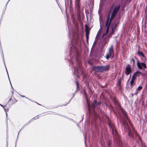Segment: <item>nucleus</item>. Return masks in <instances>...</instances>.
<instances>
[{"label": "nucleus", "instance_id": "ea45409f", "mask_svg": "<svg viewBox=\"0 0 147 147\" xmlns=\"http://www.w3.org/2000/svg\"><path fill=\"white\" fill-rule=\"evenodd\" d=\"M86 139H85V143H86Z\"/></svg>", "mask_w": 147, "mask_h": 147}, {"label": "nucleus", "instance_id": "20e7f679", "mask_svg": "<svg viewBox=\"0 0 147 147\" xmlns=\"http://www.w3.org/2000/svg\"><path fill=\"white\" fill-rule=\"evenodd\" d=\"M137 65L138 68L140 69H142V67L143 68H146V65L144 63L139 62L138 61L137 62Z\"/></svg>", "mask_w": 147, "mask_h": 147}, {"label": "nucleus", "instance_id": "1a4fd4ad", "mask_svg": "<svg viewBox=\"0 0 147 147\" xmlns=\"http://www.w3.org/2000/svg\"><path fill=\"white\" fill-rule=\"evenodd\" d=\"M109 53L108 54H109L110 56H111L112 54H113L112 57L113 58L114 55V51L113 45H111V46L109 49Z\"/></svg>", "mask_w": 147, "mask_h": 147}, {"label": "nucleus", "instance_id": "cd10ccee", "mask_svg": "<svg viewBox=\"0 0 147 147\" xmlns=\"http://www.w3.org/2000/svg\"><path fill=\"white\" fill-rule=\"evenodd\" d=\"M4 63L5 65V68H6V71H7V75H8V77L9 79V75H8V73L7 71V68H6V65H5V62H4ZM9 80L10 82V83L11 87L12 88H13L12 86L11 85V82H10V80Z\"/></svg>", "mask_w": 147, "mask_h": 147}, {"label": "nucleus", "instance_id": "79ce46f5", "mask_svg": "<svg viewBox=\"0 0 147 147\" xmlns=\"http://www.w3.org/2000/svg\"><path fill=\"white\" fill-rule=\"evenodd\" d=\"M74 95H73V96L72 98L74 97Z\"/></svg>", "mask_w": 147, "mask_h": 147}, {"label": "nucleus", "instance_id": "37998d69", "mask_svg": "<svg viewBox=\"0 0 147 147\" xmlns=\"http://www.w3.org/2000/svg\"><path fill=\"white\" fill-rule=\"evenodd\" d=\"M131 76V75H130V77Z\"/></svg>", "mask_w": 147, "mask_h": 147}, {"label": "nucleus", "instance_id": "393cba45", "mask_svg": "<svg viewBox=\"0 0 147 147\" xmlns=\"http://www.w3.org/2000/svg\"><path fill=\"white\" fill-rule=\"evenodd\" d=\"M76 87H77V90H76V91H77L78 90L79 88V84L78 82V81H76Z\"/></svg>", "mask_w": 147, "mask_h": 147}, {"label": "nucleus", "instance_id": "f257e3e1", "mask_svg": "<svg viewBox=\"0 0 147 147\" xmlns=\"http://www.w3.org/2000/svg\"><path fill=\"white\" fill-rule=\"evenodd\" d=\"M73 41V40L71 41L72 46L70 47L69 52L70 60H69L68 61L69 63L70 62L69 64L71 67H74V74L76 75V78H78L79 76L78 75L79 73L80 70L81 69V64L78 58V49L74 45H72Z\"/></svg>", "mask_w": 147, "mask_h": 147}, {"label": "nucleus", "instance_id": "c03bdc74", "mask_svg": "<svg viewBox=\"0 0 147 147\" xmlns=\"http://www.w3.org/2000/svg\"><path fill=\"white\" fill-rule=\"evenodd\" d=\"M7 147H8V145L7 146Z\"/></svg>", "mask_w": 147, "mask_h": 147}, {"label": "nucleus", "instance_id": "aec40b11", "mask_svg": "<svg viewBox=\"0 0 147 147\" xmlns=\"http://www.w3.org/2000/svg\"><path fill=\"white\" fill-rule=\"evenodd\" d=\"M145 26H146L147 25V12H146V11L145 13Z\"/></svg>", "mask_w": 147, "mask_h": 147}, {"label": "nucleus", "instance_id": "f03ea898", "mask_svg": "<svg viewBox=\"0 0 147 147\" xmlns=\"http://www.w3.org/2000/svg\"><path fill=\"white\" fill-rule=\"evenodd\" d=\"M123 124L125 126V128H126L127 131H128V135L130 137L134 138V136L133 134L131 133L127 123H125V122L124 121L123 122Z\"/></svg>", "mask_w": 147, "mask_h": 147}, {"label": "nucleus", "instance_id": "f704fd0d", "mask_svg": "<svg viewBox=\"0 0 147 147\" xmlns=\"http://www.w3.org/2000/svg\"><path fill=\"white\" fill-rule=\"evenodd\" d=\"M22 97H25V96H22V95H20Z\"/></svg>", "mask_w": 147, "mask_h": 147}, {"label": "nucleus", "instance_id": "9d476101", "mask_svg": "<svg viewBox=\"0 0 147 147\" xmlns=\"http://www.w3.org/2000/svg\"><path fill=\"white\" fill-rule=\"evenodd\" d=\"M102 72L104 71H107L110 69V67L109 65H107L105 66H102Z\"/></svg>", "mask_w": 147, "mask_h": 147}, {"label": "nucleus", "instance_id": "f3484780", "mask_svg": "<svg viewBox=\"0 0 147 147\" xmlns=\"http://www.w3.org/2000/svg\"><path fill=\"white\" fill-rule=\"evenodd\" d=\"M99 103H98L96 100H94L92 104V107L93 108H94L96 106L98 105Z\"/></svg>", "mask_w": 147, "mask_h": 147}, {"label": "nucleus", "instance_id": "b1692460", "mask_svg": "<svg viewBox=\"0 0 147 147\" xmlns=\"http://www.w3.org/2000/svg\"><path fill=\"white\" fill-rule=\"evenodd\" d=\"M34 118H33L32 119L30 120L29 121H28V123H26L24 125V126H26V125H28L32 121V120L33 119H34Z\"/></svg>", "mask_w": 147, "mask_h": 147}, {"label": "nucleus", "instance_id": "e433bc0d", "mask_svg": "<svg viewBox=\"0 0 147 147\" xmlns=\"http://www.w3.org/2000/svg\"><path fill=\"white\" fill-rule=\"evenodd\" d=\"M38 119V117H37L35 119Z\"/></svg>", "mask_w": 147, "mask_h": 147}, {"label": "nucleus", "instance_id": "7c9ffc66", "mask_svg": "<svg viewBox=\"0 0 147 147\" xmlns=\"http://www.w3.org/2000/svg\"><path fill=\"white\" fill-rule=\"evenodd\" d=\"M142 86H139L136 90H141L142 89Z\"/></svg>", "mask_w": 147, "mask_h": 147}, {"label": "nucleus", "instance_id": "c756f323", "mask_svg": "<svg viewBox=\"0 0 147 147\" xmlns=\"http://www.w3.org/2000/svg\"><path fill=\"white\" fill-rule=\"evenodd\" d=\"M109 28H107V29L106 30V33L104 34V35H106L108 33L109 31Z\"/></svg>", "mask_w": 147, "mask_h": 147}, {"label": "nucleus", "instance_id": "473e14b6", "mask_svg": "<svg viewBox=\"0 0 147 147\" xmlns=\"http://www.w3.org/2000/svg\"><path fill=\"white\" fill-rule=\"evenodd\" d=\"M131 60H132V61H133V64L134 65V64H135V60H134V59L133 58H132Z\"/></svg>", "mask_w": 147, "mask_h": 147}, {"label": "nucleus", "instance_id": "ddd939ff", "mask_svg": "<svg viewBox=\"0 0 147 147\" xmlns=\"http://www.w3.org/2000/svg\"><path fill=\"white\" fill-rule=\"evenodd\" d=\"M112 21L111 20L109 19V18H107V20L106 22V27L107 28H109L110 24Z\"/></svg>", "mask_w": 147, "mask_h": 147}, {"label": "nucleus", "instance_id": "c85d7f7f", "mask_svg": "<svg viewBox=\"0 0 147 147\" xmlns=\"http://www.w3.org/2000/svg\"><path fill=\"white\" fill-rule=\"evenodd\" d=\"M111 56H110L109 54L108 53L106 55V58L108 60L109 59L110 57Z\"/></svg>", "mask_w": 147, "mask_h": 147}, {"label": "nucleus", "instance_id": "bb28decb", "mask_svg": "<svg viewBox=\"0 0 147 147\" xmlns=\"http://www.w3.org/2000/svg\"><path fill=\"white\" fill-rule=\"evenodd\" d=\"M115 104L117 105V106H119V102H118V100H116L115 102Z\"/></svg>", "mask_w": 147, "mask_h": 147}, {"label": "nucleus", "instance_id": "6e6552de", "mask_svg": "<svg viewBox=\"0 0 147 147\" xmlns=\"http://www.w3.org/2000/svg\"><path fill=\"white\" fill-rule=\"evenodd\" d=\"M90 30V28L86 26V25L85 31L86 34V39L87 40H88L89 38V32Z\"/></svg>", "mask_w": 147, "mask_h": 147}, {"label": "nucleus", "instance_id": "dca6fc26", "mask_svg": "<svg viewBox=\"0 0 147 147\" xmlns=\"http://www.w3.org/2000/svg\"><path fill=\"white\" fill-rule=\"evenodd\" d=\"M136 79V78H134L133 77H132V78L130 82V87L132 88L133 87V84H135V83H134V80Z\"/></svg>", "mask_w": 147, "mask_h": 147}, {"label": "nucleus", "instance_id": "2f4dec72", "mask_svg": "<svg viewBox=\"0 0 147 147\" xmlns=\"http://www.w3.org/2000/svg\"><path fill=\"white\" fill-rule=\"evenodd\" d=\"M138 90H136V92H135V93H134V94L136 95H137V94H138Z\"/></svg>", "mask_w": 147, "mask_h": 147}, {"label": "nucleus", "instance_id": "0eeeda50", "mask_svg": "<svg viewBox=\"0 0 147 147\" xmlns=\"http://www.w3.org/2000/svg\"><path fill=\"white\" fill-rule=\"evenodd\" d=\"M131 72V68L127 66L125 68V73L126 76L129 74Z\"/></svg>", "mask_w": 147, "mask_h": 147}, {"label": "nucleus", "instance_id": "4be33fe9", "mask_svg": "<svg viewBox=\"0 0 147 147\" xmlns=\"http://www.w3.org/2000/svg\"><path fill=\"white\" fill-rule=\"evenodd\" d=\"M0 105L2 107H3V109H4V110L5 111V112H6V116H7V111H8V109H6L5 107V106H3V105H1V104H0Z\"/></svg>", "mask_w": 147, "mask_h": 147}, {"label": "nucleus", "instance_id": "9b49d317", "mask_svg": "<svg viewBox=\"0 0 147 147\" xmlns=\"http://www.w3.org/2000/svg\"><path fill=\"white\" fill-rule=\"evenodd\" d=\"M117 14V13L113 12L111 15V17H110V15L109 14L108 15L107 18H109V19L111 20L112 21L113 19L115 17Z\"/></svg>", "mask_w": 147, "mask_h": 147}, {"label": "nucleus", "instance_id": "58836bf2", "mask_svg": "<svg viewBox=\"0 0 147 147\" xmlns=\"http://www.w3.org/2000/svg\"><path fill=\"white\" fill-rule=\"evenodd\" d=\"M84 94L85 95H86V93H85V92H84Z\"/></svg>", "mask_w": 147, "mask_h": 147}, {"label": "nucleus", "instance_id": "f8f14e48", "mask_svg": "<svg viewBox=\"0 0 147 147\" xmlns=\"http://www.w3.org/2000/svg\"><path fill=\"white\" fill-rule=\"evenodd\" d=\"M142 74V72L139 71H137L134 73L132 77H133L136 78L137 77L139 76L140 74Z\"/></svg>", "mask_w": 147, "mask_h": 147}, {"label": "nucleus", "instance_id": "7ed1b4c3", "mask_svg": "<svg viewBox=\"0 0 147 147\" xmlns=\"http://www.w3.org/2000/svg\"><path fill=\"white\" fill-rule=\"evenodd\" d=\"M92 69L96 72H102V66H93L92 67Z\"/></svg>", "mask_w": 147, "mask_h": 147}, {"label": "nucleus", "instance_id": "72a5a7b5", "mask_svg": "<svg viewBox=\"0 0 147 147\" xmlns=\"http://www.w3.org/2000/svg\"><path fill=\"white\" fill-rule=\"evenodd\" d=\"M99 34H100V33L99 32V31H98V32L96 36H99Z\"/></svg>", "mask_w": 147, "mask_h": 147}, {"label": "nucleus", "instance_id": "412c9836", "mask_svg": "<svg viewBox=\"0 0 147 147\" xmlns=\"http://www.w3.org/2000/svg\"><path fill=\"white\" fill-rule=\"evenodd\" d=\"M138 54L140 56H142L143 57H144L145 56L143 53L139 51L138 52Z\"/></svg>", "mask_w": 147, "mask_h": 147}, {"label": "nucleus", "instance_id": "4468645a", "mask_svg": "<svg viewBox=\"0 0 147 147\" xmlns=\"http://www.w3.org/2000/svg\"><path fill=\"white\" fill-rule=\"evenodd\" d=\"M120 8V5H118L117 7H115L113 11V12L117 13Z\"/></svg>", "mask_w": 147, "mask_h": 147}, {"label": "nucleus", "instance_id": "2eb2a0df", "mask_svg": "<svg viewBox=\"0 0 147 147\" xmlns=\"http://www.w3.org/2000/svg\"><path fill=\"white\" fill-rule=\"evenodd\" d=\"M120 8V5H118L117 7H115L113 11V12L117 13Z\"/></svg>", "mask_w": 147, "mask_h": 147}, {"label": "nucleus", "instance_id": "39448f33", "mask_svg": "<svg viewBox=\"0 0 147 147\" xmlns=\"http://www.w3.org/2000/svg\"><path fill=\"white\" fill-rule=\"evenodd\" d=\"M108 124L110 128L112 129V132L113 135L115 132L116 134H117V132L115 127L114 125L111 123H109Z\"/></svg>", "mask_w": 147, "mask_h": 147}, {"label": "nucleus", "instance_id": "a211bd4d", "mask_svg": "<svg viewBox=\"0 0 147 147\" xmlns=\"http://www.w3.org/2000/svg\"><path fill=\"white\" fill-rule=\"evenodd\" d=\"M116 24H115L113 25V26H112V33H113L114 32L115 29L116 28Z\"/></svg>", "mask_w": 147, "mask_h": 147}, {"label": "nucleus", "instance_id": "a19ab883", "mask_svg": "<svg viewBox=\"0 0 147 147\" xmlns=\"http://www.w3.org/2000/svg\"><path fill=\"white\" fill-rule=\"evenodd\" d=\"M10 0H9V1H8L7 3L10 1Z\"/></svg>", "mask_w": 147, "mask_h": 147}, {"label": "nucleus", "instance_id": "6ab92c4d", "mask_svg": "<svg viewBox=\"0 0 147 147\" xmlns=\"http://www.w3.org/2000/svg\"><path fill=\"white\" fill-rule=\"evenodd\" d=\"M123 79V78H120L117 82V84L119 86L121 85L122 80Z\"/></svg>", "mask_w": 147, "mask_h": 147}, {"label": "nucleus", "instance_id": "5701e85b", "mask_svg": "<svg viewBox=\"0 0 147 147\" xmlns=\"http://www.w3.org/2000/svg\"><path fill=\"white\" fill-rule=\"evenodd\" d=\"M34 118H33L32 119L30 120L29 121H28V123H26L24 125V126H26V125H28L32 121V120L33 119H34Z\"/></svg>", "mask_w": 147, "mask_h": 147}, {"label": "nucleus", "instance_id": "a878e982", "mask_svg": "<svg viewBox=\"0 0 147 147\" xmlns=\"http://www.w3.org/2000/svg\"><path fill=\"white\" fill-rule=\"evenodd\" d=\"M132 130H133V133L135 134L136 136L138 134L137 133V132L135 131V129H134V128L133 127H132Z\"/></svg>", "mask_w": 147, "mask_h": 147}, {"label": "nucleus", "instance_id": "c9c22d12", "mask_svg": "<svg viewBox=\"0 0 147 147\" xmlns=\"http://www.w3.org/2000/svg\"><path fill=\"white\" fill-rule=\"evenodd\" d=\"M125 117L126 118H127V116L126 115H125Z\"/></svg>", "mask_w": 147, "mask_h": 147}, {"label": "nucleus", "instance_id": "423d86ee", "mask_svg": "<svg viewBox=\"0 0 147 147\" xmlns=\"http://www.w3.org/2000/svg\"><path fill=\"white\" fill-rule=\"evenodd\" d=\"M75 4L76 9L79 10L81 5L80 0H75Z\"/></svg>", "mask_w": 147, "mask_h": 147}, {"label": "nucleus", "instance_id": "4c0bfd02", "mask_svg": "<svg viewBox=\"0 0 147 147\" xmlns=\"http://www.w3.org/2000/svg\"><path fill=\"white\" fill-rule=\"evenodd\" d=\"M100 26H101V24H100Z\"/></svg>", "mask_w": 147, "mask_h": 147}]
</instances>
